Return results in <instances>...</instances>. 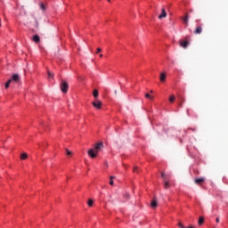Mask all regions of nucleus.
Here are the masks:
<instances>
[{"instance_id": "1", "label": "nucleus", "mask_w": 228, "mask_h": 228, "mask_svg": "<svg viewBox=\"0 0 228 228\" xmlns=\"http://www.w3.org/2000/svg\"><path fill=\"white\" fill-rule=\"evenodd\" d=\"M104 148L103 142H97L95 144L94 148H92L91 150H88V155L92 159H95L98 155V153Z\"/></svg>"}, {"instance_id": "2", "label": "nucleus", "mask_w": 228, "mask_h": 228, "mask_svg": "<svg viewBox=\"0 0 228 228\" xmlns=\"http://www.w3.org/2000/svg\"><path fill=\"white\" fill-rule=\"evenodd\" d=\"M61 90L63 94H67L69 90V84L66 82V80H62L61 84Z\"/></svg>"}, {"instance_id": "3", "label": "nucleus", "mask_w": 228, "mask_h": 228, "mask_svg": "<svg viewBox=\"0 0 228 228\" xmlns=\"http://www.w3.org/2000/svg\"><path fill=\"white\" fill-rule=\"evenodd\" d=\"M11 83L19 84L20 82V75H17V73H14L9 80Z\"/></svg>"}, {"instance_id": "4", "label": "nucleus", "mask_w": 228, "mask_h": 228, "mask_svg": "<svg viewBox=\"0 0 228 228\" xmlns=\"http://www.w3.org/2000/svg\"><path fill=\"white\" fill-rule=\"evenodd\" d=\"M189 20H190V15L188 12H185V16L182 17V21H183V24L185 27L189 26Z\"/></svg>"}, {"instance_id": "5", "label": "nucleus", "mask_w": 228, "mask_h": 228, "mask_svg": "<svg viewBox=\"0 0 228 228\" xmlns=\"http://www.w3.org/2000/svg\"><path fill=\"white\" fill-rule=\"evenodd\" d=\"M93 106L97 109V110H101L102 103V102H100L99 100H97L96 102H93Z\"/></svg>"}, {"instance_id": "6", "label": "nucleus", "mask_w": 228, "mask_h": 228, "mask_svg": "<svg viewBox=\"0 0 228 228\" xmlns=\"http://www.w3.org/2000/svg\"><path fill=\"white\" fill-rule=\"evenodd\" d=\"M167 13L165 8H162V12H161V14L159 15V20L167 18Z\"/></svg>"}, {"instance_id": "7", "label": "nucleus", "mask_w": 228, "mask_h": 228, "mask_svg": "<svg viewBox=\"0 0 228 228\" xmlns=\"http://www.w3.org/2000/svg\"><path fill=\"white\" fill-rule=\"evenodd\" d=\"M190 45L189 41L182 40L180 41V46L183 48H187V46Z\"/></svg>"}, {"instance_id": "8", "label": "nucleus", "mask_w": 228, "mask_h": 228, "mask_svg": "<svg viewBox=\"0 0 228 228\" xmlns=\"http://www.w3.org/2000/svg\"><path fill=\"white\" fill-rule=\"evenodd\" d=\"M204 182H205V178H196L194 180V183H196V184H198V185L202 184Z\"/></svg>"}, {"instance_id": "9", "label": "nucleus", "mask_w": 228, "mask_h": 228, "mask_svg": "<svg viewBox=\"0 0 228 228\" xmlns=\"http://www.w3.org/2000/svg\"><path fill=\"white\" fill-rule=\"evenodd\" d=\"M201 33H202V27L201 26L196 27V29H194V34L200 35Z\"/></svg>"}, {"instance_id": "10", "label": "nucleus", "mask_w": 228, "mask_h": 228, "mask_svg": "<svg viewBox=\"0 0 228 228\" xmlns=\"http://www.w3.org/2000/svg\"><path fill=\"white\" fill-rule=\"evenodd\" d=\"M167 79V73H160V82L165 83Z\"/></svg>"}, {"instance_id": "11", "label": "nucleus", "mask_w": 228, "mask_h": 228, "mask_svg": "<svg viewBox=\"0 0 228 228\" xmlns=\"http://www.w3.org/2000/svg\"><path fill=\"white\" fill-rule=\"evenodd\" d=\"M33 41L36 43V44H38L40 42V37L38 35H35L33 37Z\"/></svg>"}, {"instance_id": "12", "label": "nucleus", "mask_w": 228, "mask_h": 228, "mask_svg": "<svg viewBox=\"0 0 228 228\" xmlns=\"http://www.w3.org/2000/svg\"><path fill=\"white\" fill-rule=\"evenodd\" d=\"M158 207V202L155 199L151 200V208H156Z\"/></svg>"}, {"instance_id": "13", "label": "nucleus", "mask_w": 228, "mask_h": 228, "mask_svg": "<svg viewBox=\"0 0 228 228\" xmlns=\"http://www.w3.org/2000/svg\"><path fill=\"white\" fill-rule=\"evenodd\" d=\"M40 9L45 12L46 10V4L40 3Z\"/></svg>"}, {"instance_id": "14", "label": "nucleus", "mask_w": 228, "mask_h": 228, "mask_svg": "<svg viewBox=\"0 0 228 228\" xmlns=\"http://www.w3.org/2000/svg\"><path fill=\"white\" fill-rule=\"evenodd\" d=\"M175 101V96H174V94H171V96H169V102L173 103Z\"/></svg>"}, {"instance_id": "15", "label": "nucleus", "mask_w": 228, "mask_h": 228, "mask_svg": "<svg viewBox=\"0 0 228 228\" xmlns=\"http://www.w3.org/2000/svg\"><path fill=\"white\" fill-rule=\"evenodd\" d=\"M27 159H28V154L27 153H21L20 159L25 160Z\"/></svg>"}, {"instance_id": "16", "label": "nucleus", "mask_w": 228, "mask_h": 228, "mask_svg": "<svg viewBox=\"0 0 228 228\" xmlns=\"http://www.w3.org/2000/svg\"><path fill=\"white\" fill-rule=\"evenodd\" d=\"M93 94L94 98H97L99 96V92L97 91V89H94Z\"/></svg>"}, {"instance_id": "17", "label": "nucleus", "mask_w": 228, "mask_h": 228, "mask_svg": "<svg viewBox=\"0 0 228 228\" xmlns=\"http://www.w3.org/2000/svg\"><path fill=\"white\" fill-rule=\"evenodd\" d=\"M144 97H146L147 99H150V100H153V96H151V94H149V93H146V94H144Z\"/></svg>"}, {"instance_id": "18", "label": "nucleus", "mask_w": 228, "mask_h": 228, "mask_svg": "<svg viewBox=\"0 0 228 228\" xmlns=\"http://www.w3.org/2000/svg\"><path fill=\"white\" fill-rule=\"evenodd\" d=\"M170 187L169 182H164V188L168 189Z\"/></svg>"}, {"instance_id": "19", "label": "nucleus", "mask_w": 228, "mask_h": 228, "mask_svg": "<svg viewBox=\"0 0 228 228\" xmlns=\"http://www.w3.org/2000/svg\"><path fill=\"white\" fill-rule=\"evenodd\" d=\"M114 178H115V176H110V185H114V182H113Z\"/></svg>"}, {"instance_id": "20", "label": "nucleus", "mask_w": 228, "mask_h": 228, "mask_svg": "<svg viewBox=\"0 0 228 228\" xmlns=\"http://www.w3.org/2000/svg\"><path fill=\"white\" fill-rule=\"evenodd\" d=\"M139 172V168L137 167V166H134V173H138Z\"/></svg>"}, {"instance_id": "21", "label": "nucleus", "mask_w": 228, "mask_h": 228, "mask_svg": "<svg viewBox=\"0 0 228 228\" xmlns=\"http://www.w3.org/2000/svg\"><path fill=\"white\" fill-rule=\"evenodd\" d=\"M204 223V218L200 217V221H198V224H202Z\"/></svg>"}, {"instance_id": "22", "label": "nucleus", "mask_w": 228, "mask_h": 228, "mask_svg": "<svg viewBox=\"0 0 228 228\" xmlns=\"http://www.w3.org/2000/svg\"><path fill=\"white\" fill-rule=\"evenodd\" d=\"M48 77L50 78H53L54 75H53V73H51V71H48Z\"/></svg>"}, {"instance_id": "23", "label": "nucleus", "mask_w": 228, "mask_h": 228, "mask_svg": "<svg viewBox=\"0 0 228 228\" xmlns=\"http://www.w3.org/2000/svg\"><path fill=\"white\" fill-rule=\"evenodd\" d=\"M11 84H12V82H10V80H8V82L5 84V88L8 89Z\"/></svg>"}, {"instance_id": "24", "label": "nucleus", "mask_w": 228, "mask_h": 228, "mask_svg": "<svg viewBox=\"0 0 228 228\" xmlns=\"http://www.w3.org/2000/svg\"><path fill=\"white\" fill-rule=\"evenodd\" d=\"M93 204H94V201H93L92 200H88V206H89V207H92Z\"/></svg>"}, {"instance_id": "25", "label": "nucleus", "mask_w": 228, "mask_h": 228, "mask_svg": "<svg viewBox=\"0 0 228 228\" xmlns=\"http://www.w3.org/2000/svg\"><path fill=\"white\" fill-rule=\"evenodd\" d=\"M178 227H180V228H186L182 223H178Z\"/></svg>"}, {"instance_id": "26", "label": "nucleus", "mask_w": 228, "mask_h": 228, "mask_svg": "<svg viewBox=\"0 0 228 228\" xmlns=\"http://www.w3.org/2000/svg\"><path fill=\"white\" fill-rule=\"evenodd\" d=\"M67 151V155H71L72 154V151H69V150H66Z\"/></svg>"}, {"instance_id": "27", "label": "nucleus", "mask_w": 228, "mask_h": 228, "mask_svg": "<svg viewBox=\"0 0 228 228\" xmlns=\"http://www.w3.org/2000/svg\"><path fill=\"white\" fill-rule=\"evenodd\" d=\"M102 52V48L98 47L97 48V53H100Z\"/></svg>"}, {"instance_id": "28", "label": "nucleus", "mask_w": 228, "mask_h": 228, "mask_svg": "<svg viewBox=\"0 0 228 228\" xmlns=\"http://www.w3.org/2000/svg\"><path fill=\"white\" fill-rule=\"evenodd\" d=\"M219 222H220V218L219 217L216 218V223H219Z\"/></svg>"}, {"instance_id": "29", "label": "nucleus", "mask_w": 228, "mask_h": 228, "mask_svg": "<svg viewBox=\"0 0 228 228\" xmlns=\"http://www.w3.org/2000/svg\"><path fill=\"white\" fill-rule=\"evenodd\" d=\"M183 107V102L182 103H180V108H182Z\"/></svg>"}, {"instance_id": "30", "label": "nucleus", "mask_w": 228, "mask_h": 228, "mask_svg": "<svg viewBox=\"0 0 228 228\" xmlns=\"http://www.w3.org/2000/svg\"><path fill=\"white\" fill-rule=\"evenodd\" d=\"M162 177H165V173H162Z\"/></svg>"}, {"instance_id": "31", "label": "nucleus", "mask_w": 228, "mask_h": 228, "mask_svg": "<svg viewBox=\"0 0 228 228\" xmlns=\"http://www.w3.org/2000/svg\"><path fill=\"white\" fill-rule=\"evenodd\" d=\"M100 57L102 58V57H103V54H100Z\"/></svg>"}, {"instance_id": "32", "label": "nucleus", "mask_w": 228, "mask_h": 228, "mask_svg": "<svg viewBox=\"0 0 228 228\" xmlns=\"http://www.w3.org/2000/svg\"><path fill=\"white\" fill-rule=\"evenodd\" d=\"M78 79L82 80L83 78L81 77H78Z\"/></svg>"}, {"instance_id": "33", "label": "nucleus", "mask_w": 228, "mask_h": 228, "mask_svg": "<svg viewBox=\"0 0 228 228\" xmlns=\"http://www.w3.org/2000/svg\"><path fill=\"white\" fill-rule=\"evenodd\" d=\"M115 94H116V95L118 94V91H115Z\"/></svg>"}, {"instance_id": "34", "label": "nucleus", "mask_w": 228, "mask_h": 228, "mask_svg": "<svg viewBox=\"0 0 228 228\" xmlns=\"http://www.w3.org/2000/svg\"><path fill=\"white\" fill-rule=\"evenodd\" d=\"M187 228H194L193 226H189V227H187Z\"/></svg>"}, {"instance_id": "35", "label": "nucleus", "mask_w": 228, "mask_h": 228, "mask_svg": "<svg viewBox=\"0 0 228 228\" xmlns=\"http://www.w3.org/2000/svg\"><path fill=\"white\" fill-rule=\"evenodd\" d=\"M109 3H111V0H107Z\"/></svg>"}, {"instance_id": "36", "label": "nucleus", "mask_w": 228, "mask_h": 228, "mask_svg": "<svg viewBox=\"0 0 228 228\" xmlns=\"http://www.w3.org/2000/svg\"><path fill=\"white\" fill-rule=\"evenodd\" d=\"M184 102V100H183V98H182V102Z\"/></svg>"}, {"instance_id": "37", "label": "nucleus", "mask_w": 228, "mask_h": 228, "mask_svg": "<svg viewBox=\"0 0 228 228\" xmlns=\"http://www.w3.org/2000/svg\"><path fill=\"white\" fill-rule=\"evenodd\" d=\"M189 12H191V9L189 10Z\"/></svg>"}, {"instance_id": "38", "label": "nucleus", "mask_w": 228, "mask_h": 228, "mask_svg": "<svg viewBox=\"0 0 228 228\" xmlns=\"http://www.w3.org/2000/svg\"><path fill=\"white\" fill-rule=\"evenodd\" d=\"M0 28H1V19H0Z\"/></svg>"}, {"instance_id": "39", "label": "nucleus", "mask_w": 228, "mask_h": 228, "mask_svg": "<svg viewBox=\"0 0 228 228\" xmlns=\"http://www.w3.org/2000/svg\"><path fill=\"white\" fill-rule=\"evenodd\" d=\"M150 93H151V94H152V93H153V91H150Z\"/></svg>"}]
</instances>
